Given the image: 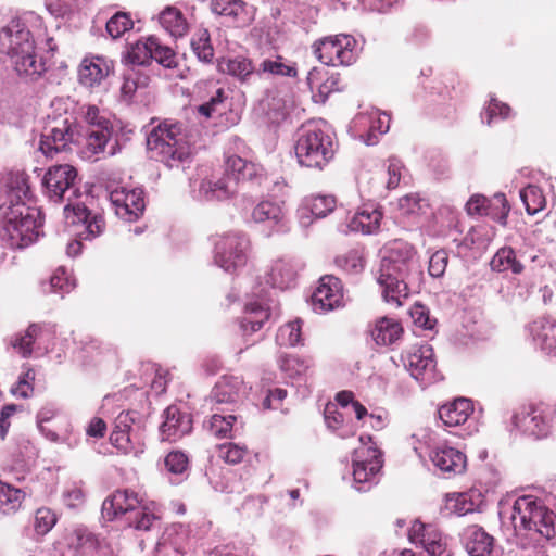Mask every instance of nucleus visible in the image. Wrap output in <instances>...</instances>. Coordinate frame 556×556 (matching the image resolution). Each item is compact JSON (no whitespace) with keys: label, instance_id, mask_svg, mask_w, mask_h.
Segmentation results:
<instances>
[{"label":"nucleus","instance_id":"1","mask_svg":"<svg viewBox=\"0 0 556 556\" xmlns=\"http://www.w3.org/2000/svg\"><path fill=\"white\" fill-rule=\"evenodd\" d=\"M5 201L0 204V230L13 249H23L37 241L42 217L39 208L27 204L31 199L29 177L13 170L4 178Z\"/></svg>","mask_w":556,"mask_h":556},{"label":"nucleus","instance_id":"2","mask_svg":"<svg viewBox=\"0 0 556 556\" xmlns=\"http://www.w3.org/2000/svg\"><path fill=\"white\" fill-rule=\"evenodd\" d=\"M413 245L393 241L386 248L377 274L383 300L400 307L409 295L410 286L419 279L420 270Z\"/></svg>","mask_w":556,"mask_h":556},{"label":"nucleus","instance_id":"3","mask_svg":"<svg viewBox=\"0 0 556 556\" xmlns=\"http://www.w3.org/2000/svg\"><path fill=\"white\" fill-rule=\"evenodd\" d=\"M0 53L8 55L12 68L25 81H37L48 70L45 56L37 53L33 34L18 21L0 30Z\"/></svg>","mask_w":556,"mask_h":556},{"label":"nucleus","instance_id":"4","mask_svg":"<svg viewBox=\"0 0 556 556\" xmlns=\"http://www.w3.org/2000/svg\"><path fill=\"white\" fill-rule=\"evenodd\" d=\"M147 147L151 157L170 169H185L192 162L191 147L179 124L164 122L153 128Z\"/></svg>","mask_w":556,"mask_h":556},{"label":"nucleus","instance_id":"5","mask_svg":"<svg viewBox=\"0 0 556 556\" xmlns=\"http://www.w3.org/2000/svg\"><path fill=\"white\" fill-rule=\"evenodd\" d=\"M295 156L301 166L323 169L333 157V134L323 119L302 125L296 132Z\"/></svg>","mask_w":556,"mask_h":556},{"label":"nucleus","instance_id":"6","mask_svg":"<svg viewBox=\"0 0 556 556\" xmlns=\"http://www.w3.org/2000/svg\"><path fill=\"white\" fill-rule=\"evenodd\" d=\"M102 517L105 521L125 518L126 521H154L162 516L156 513L154 503L142 505L137 494L129 490H117L102 503Z\"/></svg>","mask_w":556,"mask_h":556},{"label":"nucleus","instance_id":"7","mask_svg":"<svg viewBox=\"0 0 556 556\" xmlns=\"http://www.w3.org/2000/svg\"><path fill=\"white\" fill-rule=\"evenodd\" d=\"M43 194L50 202H67L64 206L65 218H70V211L77 205L74 199L80 195L77 188V172L68 164L50 167L41 180Z\"/></svg>","mask_w":556,"mask_h":556},{"label":"nucleus","instance_id":"8","mask_svg":"<svg viewBox=\"0 0 556 556\" xmlns=\"http://www.w3.org/2000/svg\"><path fill=\"white\" fill-rule=\"evenodd\" d=\"M362 445L355 448L352 457L353 486L359 492H367L378 483V476L382 468V454L369 445L370 437H361Z\"/></svg>","mask_w":556,"mask_h":556},{"label":"nucleus","instance_id":"9","mask_svg":"<svg viewBox=\"0 0 556 556\" xmlns=\"http://www.w3.org/2000/svg\"><path fill=\"white\" fill-rule=\"evenodd\" d=\"M552 509L532 494L507 495L498 503V516L509 521H553Z\"/></svg>","mask_w":556,"mask_h":556},{"label":"nucleus","instance_id":"10","mask_svg":"<svg viewBox=\"0 0 556 556\" xmlns=\"http://www.w3.org/2000/svg\"><path fill=\"white\" fill-rule=\"evenodd\" d=\"M81 135L72 116H59L48 122L40 136L38 149L48 157L79 143Z\"/></svg>","mask_w":556,"mask_h":556},{"label":"nucleus","instance_id":"11","mask_svg":"<svg viewBox=\"0 0 556 556\" xmlns=\"http://www.w3.org/2000/svg\"><path fill=\"white\" fill-rule=\"evenodd\" d=\"M356 40L346 34L328 36L313 45L317 59L328 66L350 65L356 60Z\"/></svg>","mask_w":556,"mask_h":556},{"label":"nucleus","instance_id":"12","mask_svg":"<svg viewBox=\"0 0 556 556\" xmlns=\"http://www.w3.org/2000/svg\"><path fill=\"white\" fill-rule=\"evenodd\" d=\"M249 240L238 232L220 236L215 242L214 262L227 273H233L247 262Z\"/></svg>","mask_w":556,"mask_h":556},{"label":"nucleus","instance_id":"13","mask_svg":"<svg viewBox=\"0 0 556 556\" xmlns=\"http://www.w3.org/2000/svg\"><path fill=\"white\" fill-rule=\"evenodd\" d=\"M135 412L121 413L110 435L111 443L124 454L138 455L143 452L140 427L135 425Z\"/></svg>","mask_w":556,"mask_h":556},{"label":"nucleus","instance_id":"14","mask_svg":"<svg viewBox=\"0 0 556 556\" xmlns=\"http://www.w3.org/2000/svg\"><path fill=\"white\" fill-rule=\"evenodd\" d=\"M403 362L412 377L417 381L430 384L438 380L434 352L429 344L413 346L403 355Z\"/></svg>","mask_w":556,"mask_h":556},{"label":"nucleus","instance_id":"15","mask_svg":"<svg viewBox=\"0 0 556 556\" xmlns=\"http://www.w3.org/2000/svg\"><path fill=\"white\" fill-rule=\"evenodd\" d=\"M110 201L115 214L126 222L137 220L146 208L143 190L140 188H116L110 192Z\"/></svg>","mask_w":556,"mask_h":556},{"label":"nucleus","instance_id":"16","mask_svg":"<svg viewBox=\"0 0 556 556\" xmlns=\"http://www.w3.org/2000/svg\"><path fill=\"white\" fill-rule=\"evenodd\" d=\"M552 418L542 407H521L513 417L514 426L523 434L534 439H542L551 431Z\"/></svg>","mask_w":556,"mask_h":556},{"label":"nucleus","instance_id":"17","mask_svg":"<svg viewBox=\"0 0 556 556\" xmlns=\"http://www.w3.org/2000/svg\"><path fill=\"white\" fill-rule=\"evenodd\" d=\"M343 306L341 280L327 275L320 278L319 286L312 294V307L316 313H327Z\"/></svg>","mask_w":556,"mask_h":556},{"label":"nucleus","instance_id":"18","mask_svg":"<svg viewBox=\"0 0 556 556\" xmlns=\"http://www.w3.org/2000/svg\"><path fill=\"white\" fill-rule=\"evenodd\" d=\"M211 10L236 27H248L255 18L254 7L242 0H212Z\"/></svg>","mask_w":556,"mask_h":556},{"label":"nucleus","instance_id":"19","mask_svg":"<svg viewBox=\"0 0 556 556\" xmlns=\"http://www.w3.org/2000/svg\"><path fill=\"white\" fill-rule=\"evenodd\" d=\"M408 540L412 544L421 546L430 556H442L447 545L435 523H413Z\"/></svg>","mask_w":556,"mask_h":556},{"label":"nucleus","instance_id":"20","mask_svg":"<svg viewBox=\"0 0 556 556\" xmlns=\"http://www.w3.org/2000/svg\"><path fill=\"white\" fill-rule=\"evenodd\" d=\"M262 292H253L257 300L245 303L244 315L240 320V330L244 337L258 331L269 319V305Z\"/></svg>","mask_w":556,"mask_h":556},{"label":"nucleus","instance_id":"21","mask_svg":"<svg viewBox=\"0 0 556 556\" xmlns=\"http://www.w3.org/2000/svg\"><path fill=\"white\" fill-rule=\"evenodd\" d=\"M251 218L257 224H264L275 232H286L289 229L286 211L278 202L261 201L253 207Z\"/></svg>","mask_w":556,"mask_h":556},{"label":"nucleus","instance_id":"22","mask_svg":"<svg viewBox=\"0 0 556 556\" xmlns=\"http://www.w3.org/2000/svg\"><path fill=\"white\" fill-rule=\"evenodd\" d=\"M225 174L238 184L240 181H250L262 185L265 179L264 169L261 165L247 161L238 155H230L225 162Z\"/></svg>","mask_w":556,"mask_h":556},{"label":"nucleus","instance_id":"23","mask_svg":"<svg viewBox=\"0 0 556 556\" xmlns=\"http://www.w3.org/2000/svg\"><path fill=\"white\" fill-rule=\"evenodd\" d=\"M430 459L435 468L447 477L460 475L466 470V455L452 446H438L430 453Z\"/></svg>","mask_w":556,"mask_h":556},{"label":"nucleus","instance_id":"24","mask_svg":"<svg viewBox=\"0 0 556 556\" xmlns=\"http://www.w3.org/2000/svg\"><path fill=\"white\" fill-rule=\"evenodd\" d=\"M248 394V387L241 377L224 376L214 386L211 399L216 404H237Z\"/></svg>","mask_w":556,"mask_h":556},{"label":"nucleus","instance_id":"25","mask_svg":"<svg viewBox=\"0 0 556 556\" xmlns=\"http://www.w3.org/2000/svg\"><path fill=\"white\" fill-rule=\"evenodd\" d=\"M484 506V497L481 492L470 490L465 493L447 495L444 510L455 517H464L468 514L481 511Z\"/></svg>","mask_w":556,"mask_h":556},{"label":"nucleus","instance_id":"26","mask_svg":"<svg viewBox=\"0 0 556 556\" xmlns=\"http://www.w3.org/2000/svg\"><path fill=\"white\" fill-rule=\"evenodd\" d=\"M192 429V419L189 414L180 412V409L172 405L164 412V421L160 430L163 439L176 441L188 434Z\"/></svg>","mask_w":556,"mask_h":556},{"label":"nucleus","instance_id":"27","mask_svg":"<svg viewBox=\"0 0 556 556\" xmlns=\"http://www.w3.org/2000/svg\"><path fill=\"white\" fill-rule=\"evenodd\" d=\"M72 224H83L85 230L78 233L80 240H92L100 236L105 227L104 218L100 214H92L84 204L77 202L70 211V218L66 219Z\"/></svg>","mask_w":556,"mask_h":556},{"label":"nucleus","instance_id":"28","mask_svg":"<svg viewBox=\"0 0 556 556\" xmlns=\"http://www.w3.org/2000/svg\"><path fill=\"white\" fill-rule=\"evenodd\" d=\"M110 72L111 64L105 58L99 55L87 56L79 65L78 79L83 86L94 88L109 76Z\"/></svg>","mask_w":556,"mask_h":556},{"label":"nucleus","instance_id":"29","mask_svg":"<svg viewBox=\"0 0 556 556\" xmlns=\"http://www.w3.org/2000/svg\"><path fill=\"white\" fill-rule=\"evenodd\" d=\"M236 182L224 174L223 177H210L201 181L198 197L205 201L227 200L237 193Z\"/></svg>","mask_w":556,"mask_h":556},{"label":"nucleus","instance_id":"30","mask_svg":"<svg viewBox=\"0 0 556 556\" xmlns=\"http://www.w3.org/2000/svg\"><path fill=\"white\" fill-rule=\"evenodd\" d=\"M43 337V329L38 324H31L23 332H17L8 340L11 346L22 357L31 356L35 350H40L39 342Z\"/></svg>","mask_w":556,"mask_h":556},{"label":"nucleus","instance_id":"31","mask_svg":"<svg viewBox=\"0 0 556 556\" xmlns=\"http://www.w3.org/2000/svg\"><path fill=\"white\" fill-rule=\"evenodd\" d=\"M493 536L478 525H471L466 529L464 544L470 556H490L493 551Z\"/></svg>","mask_w":556,"mask_h":556},{"label":"nucleus","instance_id":"32","mask_svg":"<svg viewBox=\"0 0 556 556\" xmlns=\"http://www.w3.org/2000/svg\"><path fill=\"white\" fill-rule=\"evenodd\" d=\"M473 413L472 402L468 399H457L439 409V417L446 427L464 425Z\"/></svg>","mask_w":556,"mask_h":556},{"label":"nucleus","instance_id":"33","mask_svg":"<svg viewBox=\"0 0 556 556\" xmlns=\"http://www.w3.org/2000/svg\"><path fill=\"white\" fill-rule=\"evenodd\" d=\"M382 213L372 204H366L359 208L349 222L352 231L364 235L375 233L380 227Z\"/></svg>","mask_w":556,"mask_h":556},{"label":"nucleus","instance_id":"34","mask_svg":"<svg viewBox=\"0 0 556 556\" xmlns=\"http://www.w3.org/2000/svg\"><path fill=\"white\" fill-rule=\"evenodd\" d=\"M212 89L211 94L204 99L203 103L197 108V112L205 119H211L222 115L228 106L229 90L224 87H215L211 81L208 84Z\"/></svg>","mask_w":556,"mask_h":556},{"label":"nucleus","instance_id":"35","mask_svg":"<svg viewBox=\"0 0 556 556\" xmlns=\"http://www.w3.org/2000/svg\"><path fill=\"white\" fill-rule=\"evenodd\" d=\"M336 207V198L330 194H316L311 195L304 200L303 206L300 210V222L306 226L308 222V213L317 218H323L331 213Z\"/></svg>","mask_w":556,"mask_h":556},{"label":"nucleus","instance_id":"36","mask_svg":"<svg viewBox=\"0 0 556 556\" xmlns=\"http://www.w3.org/2000/svg\"><path fill=\"white\" fill-rule=\"evenodd\" d=\"M533 340L547 354L556 356V324L548 318H540L531 326Z\"/></svg>","mask_w":556,"mask_h":556},{"label":"nucleus","instance_id":"37","mask_svg":"<svg viewBox=\"0 0 556 556\" xmlns=\"http://www.w3.org/2000/svg\"><path fill=\"white\" fill-rule=\"evenodd\" d=\"M296 277V268L291 261L277 260L267 273V283L273 288L287 289L292 286Z\"/></svg>","mask_w":556,"mask_h":556},{"label":"nucleus","instance_id":"38","mask_svg":"<svg viewBox=\"0 0 556 556\" xmlns=\"http://www.w3.org/2000/svg\"><path fill=\"white\" fill-rule=\"evenodd\" d=\"M348 413L340 410L334 403H328L324 410L327 428L337 432L341 438H348L355 433L354 425L345 418Z\"/></svg>","mask_w":556,"mask_h":556},{"label":"nucleus","instance_id":"39","mask_svg":"<svg viewBox=\"0 0 556 556\" xmlns=\"http://www.w3.org/2000/svg\"><path fill=\"white\" fill-rule=\"evenodd\" d=\"M217 66L222 73L231 75L240 81H247L255 72L252 62L243 56L222 59Z\"/></svg>","mask_w":556,"mask_h":556},{"label":"nucleus","instance_id":"40","mask_svg":"<svg viewBox=\"0 0 556 556\" xmlns=\"http://www.w3.org/2000/svg\"><path fill=\"white\" fill-rule=\"evenodd\" d=\"M401 333V325L387 317L377 320L371 331L372 339L379 345H390L394 343L400 338Z\"/></svg>","mask_w":556,"mask_h":556},{"label":"nucleus","instance_id":"41","mask_svg":"<svg viewBox=\"0 0 556 556\" xmlns=\"http://www.w3.org/2000/svg\"><path fill=\"white\" fill-rule=\"evenodd\" d=\"M149 77L142 71L135 67H128L123 73V83L121 86V98L125 102H130L139 88L148 86Z\"/></svg>","mask_w":556,"mask_h":556},{"label":"nucleus","instance_id":"42","mask_svg":"<svg viewBox=\"0 0 556 556\" xmlns=\"http://www.w3.org/2000/svg\"><path fill=\"white\" fill-rule=\"evenodd\" d=\"M160 24L173 37H182L188 30V24L181 12L168 7L160 14Z\"/></svg>","mask_w":556,"mask_h":556},{"label":"nucleus","instance_id":"43","mask_svg":"<svg viewBox=\"0 0 556 556\" xmlns=\"http://www.w3.org/2000/svg\"><path fill=\"white\" fill-rule=\"evenodd\" d=\"M154 45H156V38L154 37L131 45L125 56L127 64L132 65V67L147 65L153 56Z\"/></svg>","mask_w":556,"mask_h":556},{"label":"nucleus","instance_id":"44","mask_svg":"<svg viewBox=\"0 0 556 556\" xmlns=\"http://www.w3.org/2000/svg\"><path fill=\"white\" fill-rule=\"evenodd\" d=\"M490 266L498 273L510 270L514 274H520L523 270V265L517 260L515 251L506 247L496 252Z\"/></svg>","mask_w":556,"mask_h":556},{"label":"nucleus","instance_id":"45","mask_svg":"<svg viewBox=\"0 0 556 556\" xmlns=\"http://www.w3.org/2000/svg\"><path fill=\"white\" fill-rule=\"evenodd\" d=\"M256 73L258 75L269 74L273 76L295 77L298 70L293 63L285 62L282 56H277L263 60Z\"/></svg>","mask_w":556,"mask_h":556},{"label":"nucleus","instance_id":"46","mask_svg":"<svg viewBox=\"0 0 556 556\" xmlns=\"http://www.w3.org/2000/svg\"><path fill=\"white\" fill-rule=\"evenodd\" d=\"M25 497L23 490L0 480V510L4 514L16 511Z\"/></svg>","mask_w":556,"mask_h":556},{"label":"nucleus","instance_id":"47","mask_svg":"<svg viewBox=\"0 0 556 556\" xmlns=\"http://www.w3.org/2000/svg\"><path fill=\"white\" fill-rule=\"evenodd\" d=\"M75 287L74 280L71 278L65 267H59L51 276L48 283L42 286L43 292L59 294L61 298L68 293Z\"/></svg>","mask_w":556,"mask_h":556},{"label":"nucleus","instance_id":"48","mask_svg":"<svg viewBox=\"0 0 556 556\" xmlns=\"http://www.w3.org/2000/svg\"><path fill=\"white\" fill-rule=\"evenodd\" d=\"M311 358H302L296 355H282L279 357V367L291 379L300 378L312 366Z\"/></svg>","mask_w":556,"mask_h":556},{"label":"nucleus","instance_id":"49","mask_svg":"<svg viewBox=\"0 0 556 556\" xmlns=\"http://www.w3.org/2000/svg\"><path fill=\"white\" fill-rule=\"evenodd\" d=\"M112 136V127L88 128L86 134V150L90 155L105 151V147Z\"/></svg>","mask_w":556,"mask_h":556},{"label":"nucleus","instance_id":"50","mask_svg":"<svg viewBox=\"0 0 556 556\" xmlns=\"http://www.w3.org/2000/svg\"><path fill=\"white\" fill-rule=\"evenodd\" d=\"M191 48L199 61L210 63L214 56V49L207 29H200L191 39Z\"/></svg>","mask_w":556,"mask_h":556},{"label":"nucleus","instance_id":"51","mask_svg":"<svg viewBox=\"0 0 556 556\" xmlns=\"http://www.w3.org/2000/svg\"><path fill=\"white\" fill-rule=\"evenodd\" d=\"M237 416L215 413L208 421V431L216 438H229L236 429Z\"/></svg>","mask_w":556,"mask_h":556},{"label":"nucleus","instance_id":"52","mask_svg":"<svg viewBox=\"0 0 556 556\" xmlns=\"http://www.w3.org/2000/svg\"><path fill=\"white\" fill-rule=\"evenodd\" d=\"M301 319L289 321L278 329L276 341L281 346H294L301 342Z\"/></svg>","mask_w":556,"mask_h":556},{"label":"nucleus","instance_id":"53","mask_svg":"<svg viewBox=\"0 0 556 556\" xmlns=\"http://www.w3.org/2000/svg\"><path fill=\"white\" fill-rule=\"evenodd\" d=\"M520 199L529 215L536 214L545 206V198L542 190L533 185H529L520 191Z\"/></svg>","mask_w":556,"mask_h":556},{"label":"nucleus","instance_id":"54","mask_svg":"<svg viewBox=\"0 0 556 556\" xmlns=\"http://www.w3.org/2000/svg\"><path fill=\"white\" fill-rule=\"evenodd\" d=\"M334 263L340 269L349 274H358L364 268L363 256L357 250H350L337 256Z\"/></svg>","mask_w":556,"mask_h":556},{"label":"nucleus","instance_id":"55","mask_svg":"<svg viewBox=\"0 0 556 556\" xmlns=\"http://www.w3.org/2000/svg\"><path fill=\"white\" fill-rule=\"evenodd\" d=\"M132 26V20L127 13L117 12L106 22V31L113 39H117Z\"/></svg>","mask_w":556,"mask_h":556},{"label":"nucleus","instance_id":"56","mask_svg":"<svg viewBox=\"0 0 556 556\" xmlns=\"http://www.w3.org/2000/svg\"><path fill=\"white\" fill-rule=\"evenodd\" d=\"M217 455L228 464L236 465L243 460L247 447L236 443H224L217 446Z\"/></svg>","mask_w":556,"mask_h":556},{"label":"nucleus","instance_id":"57","mask_svg":"<svg viewBox=\"0 0 556 556\" xmlns=\"http://www.w3.org/2000/svg\"><path fill=\"white\" fill-rule=\"evenodd\" d=\"M495 237V229L491 226L479 225L470 229L466 236V241L472 245L486 247Z\"/></svg>","mask_w":556,"mask_h":556},{"label":"nucleus","instance_id":"58","mask_svg":"<svg viewBox=\"0 0 556 556\" xmlns=\"http://www.w3.org/2000/svg\"><path fill=\"white\" fill-rule=\"evenodd\" d=\"M414 324L426 330H432L437 324V319L430 316L427 306L420 303H415L409 311Z\"/></svg>","mask_w":556,"mask_h":556},{"label":"nucleus","instance_id":"59","mask_svg":"<svg viewBox=\"0 0 556 556\" xmlns=\"http://www.w3.org/2000/svg\"><path fill=\"white\" fill-rule=\"evenodd\" d=\"M510 113V108L506 103L498 102L496 99H491L486 109L481 113L483 123L491 125L494 118H507Z\"/></svg>","mask_w":556,"mask_h":556},{"label":"nucleus","instance_id":"60","mask_svg":"<svg viewBox=\"0 0 556 556\" xmlns=\"http://www.w3.org/2000/svg\"><path fill=\"white\" fill-rule=\"evenodd\" d=\"M403 165L400 160L396 157H390L388 160L387 168L383 172V175L387 177L386 188L388 190L395 189L402 177Z\"/></svg>","mask_w":556,"mask_h":556},{"label":"nucleus","instance_id":"61","mask_svg":"<svg viewBox=\"0 0 556 556\" xmlns=\"http://www.w3.org/2000/svg\"><path fill=\"white\" fill-rule=\"evenodd\" d=\"M168 472L181 475L188 468V457L182 452H170L164 459Z\"/></svg>","mask_w":556,"mask_h":556},{"label":"nucleus","instance_id":"62","mask_svg":"<svg viewBox=\"0 0 556 556\" xmlns=\"http://www.w3.org/2000/svg\"><path fill=\"white\" fill-rule=\"evenodd\" d=\"M152 59L166 68H174L177 66L176 54L168 47H163L156 39V45L153 47Z\"/></svg>","mask_w":556,"mask_h":556},{"label":"nucleus","instance_id":"63","mask_svg":"<svg viewBox=\"0 0 556 556\" xmlns=\"http://www.w3.org/2000/svg\"><path fill=\"white\" fill-rule=\"evenodd\" d=\"M400 207L406 214H419L428 207V202L418 194H408L400 199Z\"/></svg>","mask_w":556,"mask_h":556},{"label":"nucleus","instance_id":"64","mask_svg":"<svg viewBox=\"0 0 556 556\" xmlns=\"http://www.w3.org/2000/svg\"><path fill=\"white\" fill-rule=\"evenodd\" d=\"M448 254L445 250L435 251L429 260V274L432 277H442L446 270Z\"/></svg>","mask_w":556,"mask_h":556}]
</instances>
